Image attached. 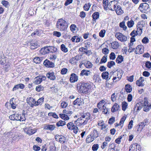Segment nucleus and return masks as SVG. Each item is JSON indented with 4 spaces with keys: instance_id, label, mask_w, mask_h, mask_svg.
<instances>
[{
    "instance_id": "nucleus-1",
    "label": "nucleus",
    "mask_w": 151,
    "mask_h": 151,
    "mask_svg": "<svg viewBox=\"0 0 151 151\" xmlns=\"http://www.w3.org/2000/svg\"><path fill=\"white\" fill-rule=\"evenodd\" d=\"M77 86L78 91L80 93L87 94L92 91L91 85L88 83H80L77 84Z\"/></svg>"
},
{
    "instance_id": "nucleus-2",
    "label": "nucleus",
    "mask_w": 151,
    "mask_h": 151,
    "mask_svg": "<svg viewBox=\"0 0 151 151\" xmlns=\"http://www.w3.org/2000/svg\"><path fill=\"white\" fill-rule=\"evenodd\" d=\"M90 114L89 112L86 113H82L81 114V117L78 118L77 120L75 121V123L76 122H78L81 125H85L86 124L88 121L90 119Z\"/></svg>"
},
{
    "instance_id": "nucleus-3",
    "label": "nucleus",
    "mask_w": 151,
    "mask_h": 151,
    "mask_svg": "<svg viewBox=\"0 0 151 151\" xmlns=\"http://www.w3.org/2000/svg\"><path fill=\"white\" fill-rule=\"evenodd\" d=\"M56 26L60 31L66 30L68 27L66 22L62 18L58 19L56 23Z\"/></svg>"
},
{
    "instance_id": "nucleus-4",
    "label": "nucleus",
    "mask_w": 151,
    "mask_h": 151,
    "mask_svg": "<svg viewBox=\"0 0 151 151\" xmlns=\"http://www.w3.org/2000/svg\"><path fill=\"white\" fill-rule=\"evenodd\" d=\"M145 22L143 20L141 21L138 22L137 25V32H138L140 35L142 33L143 27H145Z\"/></svg>"
},
{
    "instance_id": "nucleus-5",
    "label": "nucleus",
    "mask_w": 151,
    "mask_h": 151,
    "mask_svg": "<svg viewBox=\"0 0 151 151\" xmlns=\"http://www.w3.org/2000/svg\"><path fill=\"white\" fill-rule=\"evenodd\" d=\"M148 123V121L147 119H145L143 122L139 123L137 126V131L140 132Z\"/></svg>"
},
{
    "instance_id": "nucleus-6",
    "label": "nucleus",
    "mask_w": 151,
    "mask_h": 151,
    "mask_svg": "<svg viewBox=\"0 0 151 151\" xmlns=\"http://www.w3.org/2000/svg\"><path fill=\"white\" fill-rule=\"evenodd\" d=\"M46 79V77L43 75H40L35 77L34 79V83L35 84H39L42 81H45Z\"/></svg>"
},
{
    "instance_id": "nucleus-7",
    "label": "nucleus",
    "mask_w": 151,
    "mask_h": 151,
    "mask_svg": "<svg viewBox=\"0 0 151 151\" xmlns=\"http://www.w3.org/2000/svg\"><path fill=\"white\" fill-rule=\"evenodd\" d=\"M116 37L121 42H124L127 40V37L120 32H117L115 34Z\"/></svg>"
},
{
    "instance_id": "nucleus-8",
    "label": "nucleus",
    "mask_w": 151,
    "mask_h": 151,
    "mask_svg": "<svg viewBox=\"0 0 151 151\" xmlns=\"http://www.w3.org/2000/svg\"><path fill=\"white\" fill-rule=\"evenodd\" d=\"M67 127L69 130H73V132L75 133L76 134L78 132V127L74 125L72 122H70L67 124Z\"/></svg>"
},
{
    "instance_id": "nucleus-9",
    "label": "nucleus",
    "mask_w": 151,
    "mask_h": 151,
    "mask_svg": "<svg viewBox=\"0 0 151 151\" xmlns=\"http://www.w3.org/2000/svg\"><path fill=\"white\" fill-rule=\"evenodd\" d=\"M144 100L145 101L143 103V105L144 107L143 110L147 112L151 108V104L148 103L145 99H144Z\"/></svg>"
},
{
    "instance_id": "nucleus-10",
    "label": "nucleus",
    "mask_w": 151,
    "mask_h": 151,
    "mask_svg": "<svg viewBox=\"0 0 151 151\" xmlns=\"http://www.w3.org/2000/svg\"><path fill=\"white\" fill-rule=\"evenodd\" d=\"M135 148H136V151H140L141 147L140 145L137 143H134L132 145L129 147V151H134Z\"/></svg>"
},
{
    "instance_id": "nucleus-11",
    "label": "nucleus",
    "mask_w": 151,
    "mask_h": 151,
    "mask_svg": "<svg viewBox=\"0 0 151 151\" xmlns=\"http://www.w3.org/2000/svg\"><path fill=\"white\" fill-rule=\"evenodd\" d=\"M24 131L25 132L29 135L35 133L37 131L36 129H32L31 127H28L24 129Z\"/></svg>"
},
{
    "instance_id": "nucleus-12",
    "label": "nucleus",
    "mask_w": 151,
    "mask_h": 151,
    "mask_svg": "<svg viewBox=\"0 0 151 151\" xmlns=\"http://www.w3.org/2000/svg\"><path fill=\"white\" fill-rule=\"evenodd\" d=\"M46 77L51 80L54 81L56 79V74L52 71H50L46 73Z\"/></svg>"
},
{
    "instance_id": "nucleus-13",
    "label": "nucleus",
    "mask_w": 151,
    "mask_h": 151,
    "mask_svg": "<svg viewBox=\"0 0 151 151\" xmlns=\"http://www.w3.org/2000/svg\"><path fill=\"white\" fill-rule=\"evenodd\" d=\"M117 2L115 1H110L107 5V7L109 10L112 11H114V9L115 8L116 4Z\"/></svg>"
},
{
    "instance_id": "nucleus-14",
    "label": "nucleus",
    "mask_w": 151,
    "mask_h": 151,
    "mask_svg": "<svg viewBox=\"0 0 151 151\" xmlns=\"http://www.w3.org/2000/svg\"><path fill=\"white\" fill-rule=\"evenodd\" d=\"M43 64L47 68H53L55 67L54 63L50 61L47 59H46L43 62Z\"/></svg>"
},
{
    "instance_id": "nucleus-15",
    "label": "nucleus",
    "mask_w": 151,
    "mask_h": 151,
    "mask_svg": "<svg viewBox=\"0 0 151 151\" xmlns=\"http://www.w3.org/2000/svg\"><path fill=\"white\" fill-rule=\"evenodd\" d=\"M16 116L15 120L20 121H25L26 120L25 114H16Z\"/></svg>"
},
{
    "instance_id": "nucleus-16",
    "label": "nucleus",
    "mask_w": 151,
    "mask_h": 151,
    "mask_svg": "<svg viewBox=\"0 0 151 151\" xmlns=\"http://www.w3.org/2000/svg\"><path fill=\"white\" fill-rule=\"evenodd\" d=\"M49 46H46L41 48L39 51L42 55H44L50 52Z\"/></svg>"
},
{
    "instance_id": "nucleus-17",
    "label": "nucleus",
    "mask_w": 151,
    "mask_h": 151,
    "mask_svg": "<svg viewBox=\"0 0 151 151\" xmlns=\"http://www.w3.org/2000/svg\"><path fill=\"white\" fill-rule=\"evenodd\" d=\"M78 79V76L75 74L73 73L70 75V81L71 83H74L77 81Z\"/></svg>"
},
{
    "instance_id": "nucleus-18",
    "label": "nucleus",
    "mask_w": 151,
    "mask_h": 151,
    "mask_svg": "<svg viewBox=\"0 0 151 151\" xmlns=\"http://www.w3.org/2000/svg\"><path fill=\"white\" fill-rule=\"evenodd\" d=\"M79 60L78 57L77 56L72 58L69 60V63L72 64H76Z\"/></svg>"
},
{
    "instance_id": "nucleus-19",
    "label": "nucleus",
    "mask_w": 151,
    "mask_h": 151,
    "mask_svg": "<svg viewBox=\"0 0 151 151\" xmlns=\"http://www.w3.org/2000/svg\"><path fill=\"white\" fill-rule=\"evenodd\" d=\"M27 102L29 105L32 107L34 106L35 100L32 98L29 97L27 99Z\"/></svg>"
},
{
    "instance_id": "nucleus-20",
    "label": "nucleus",
    "mask_w": 151,
    "mask_h": 151,
    "mask_svg": "<svg viewBox=\"0 0 151 151\" xmlns=\"http://www.w3.org/2000/svg\"><path fill=\"white\" fill-rule=\"evenodd\" d=\"M144 80V78L142 77H140L139 79L137 80L136 81V84L139 86H143L144 84L143 83Z\"/></svg>"
},
{
    "instance_id": "nucleus-21",
    "label": "nucleus",
    "mask_w": 151,
    "mask_h": 151,
    "mask_svg": "<svg viewBox=\"0 0 151 151\" xmlns=\"http://www.w3.org/2000/svg\"><path fill=\"white\" fill-rule=\"evenodd\" d=\"M143 105V103H141L139 102V103H137L134 108V110L137 111H139L141 109Z\"/></svg>"
},
{
    "instance_id": "nucleus-22",
    "label": "nucleus",
    "mask_w": 151,
    "mask_h": 151,
    "mask_svg": "<svg viewBox=\"0 0 151 151\" xmlns=\"http://www.w3.org/2000/svg\"><path fill=\"white\" fill-rule=\"evenodd\" d=\"M120 108L119 106L117 103H115L111 108V111L112 112H114L118 110Z\"/></svg>"
},
{
    "instance_id": "nucleus-23",
    "label": "nucleus",
    "mask_w": 151,
    "mask_h": 151,
    "mask_svg": "<svg viewBox=\"0 0 151 151\" xmlns=\"http://www.w3.org/2000/svg\"><path fill=\"white\" fill-rule=\"evenodd\" d=\"M24 85L22 83H19L15 85L12 89V91H14L20 88L21 89H23L24 88Z\"/></svg>"
},
{
    "instance_id": "nucleus-24",
    "label": "nucleus",
    "mask_w": 151,
    "mask_h": 151,
    "mask_svg": "<svg viewBox=\"0 0 151 151\" xmlns=\"http://www.w3.org/2000/svg\"><path fill=\"white\" fill-rule=\"evenodd\" d=\"M122 75L121 71H119L118 72L116 76L114 77L112 79L113 82H114V80L116 78H117V80L115 81V82L118 81L121 78Z\"/></svg>"
},
{
    "instance_id": "nucleus-25",
    "label": "nucleus",
    "mask_w": 151,
    "mask_h": 151,
    "mask_svg": "<svg viewBox=\"0 0 151 151\" xmlns=\"http://www.w3.org/2000/svg\"><path fill=\"white\" fill-rule=\"evenodd\" d=\"M55 126L54 124H48L45 127L44 129L46 130L52 131L55 128Z\"/></svg>"
},
{
    "instance_id": "nucleus-26",
    "label": "nucleus",
    "mask_w": 151,
    "mask_h": 151,
    "mask_svg": "<svg viewBox=\"0 0 151 151\" xmlns=\"http://www.w3.org/2000/svg\"><path fill=\"white\" fill-rule=\"evenodd\" d=\"M90 136L95 139L99 136V134L96 130L94 129L91 132Z\"/></svg>"
},
{
    "instance_id": "nucleus-27",
    "label": "nucleus",
    "mask_w": 151,
    "mask_h": 151,
    "mask_svg": "<svg viewBox=\"0 0 151 151\" xmlns=\"http://www.w3.org/2000/svg\"><path fill=\"white\" fill-rule=\"evenodd\" d=\"M91 73L89 70H82L80 74V76H83L85 75L86 76H88Z\"/></svg>"
},
{
    "instance_id": "nucleus-28",
    "label": "nucleus",
    "mask_w": 151,
    "mask_h": 151,
    "mask_svg": "<svg viewBox=\"0 0 151 151\" xmlns=\"http://www.w3.org/2000/svg\"><path fill=\"white\" fill-rule=\"evenodd\" d=\"M106 106L103 105L101 109L103 110L102 113L105 114H109V109L106 108Z\"/></svg>"
},
{
    "instance_id": "nucleus-29",
    "label": "nucleus",
    "mask_w": 151,
    "mask_h": 151,
    "mask_svg": "<svg viewBox=\"0 0 151 151\" xmlns=\"http://www.w3.org/2000/svg\"><path fill=\"white\" fill-rule=\"evenodd\" d=\"M92 17L94 21L99 18V14L98 12H95L92 15Z\"/></svg>"
},
{
    "instance_id": "nucleus-30",
    "label": "nucleus",
    "mask_w": 151,
    "mask_h": 151,
    "mask_svg": "<svg viewBox=\"0 0 151 151\" xmlns=\"http://www.w3.org/2000/svg\"><path fill=\"white\" fill-rule=\"evenodd\" d=\"M73 104L75 105H77L80 106L82 104V101L81 99L80 98H77L73 102Z\"/></svg>"
},
{
    "instance_id": "nucleus-31",
    "label": "nucleus",
    "mask_w": 151,
    "mask_h": 151,
    "mask_svg": "<svg viewBox=\"0 0 151 151\" xmlns=\"http://www.w3.org/2000/svg\"><path fill=\"white\" fill-rule=\"evenodd\" d=\"M105 101L104 100H102L100 101L97 104V106L99 109H101L103 107V106H106V104L105 103Z\"/></svg>"
},
{
    "instance_id": "nucleus-32",
    "label": "nucleus",
    "mask_w": 151,
    "mask_h": 151,
    "mask_svg": "<svg viewBox=\"0 0 151 151\" xmlns=\"http://www.w3.org/2000/svg\"><path fill=\"white\" fill-rule=\"evenodd\" d=\"M109 74V73L107 71L103 72L101 74V76L103 79L105 80H108ZM110 79V78H109L108 80Z\"/></svg>"
},
{
    "instance_id": "nucleus-33",
    "label": "nucleus",
    "mask_w": 151,
    "mask_h": 151,
    "mask_svg": "<svg viewBox=\"0 0 151 151\" xmlns=\"http://www.w3.org/2000/svg\"><path fill=\"white\" fill-rule=\"evenodd\" d=\"M117 8L115 11L118 15H121L123 13V11L122 10L121 6L119 5L117 6Z\"/></svg>"
},
{
    "instance_id": "nucleus-34",
    "label": "nucleus",
    "mask_w": 151,
    "mask_h": 151,
    "mask_svg": "<svg viewBox=\"0 0 151 151\" xmlns=\"http://www.w3.org/2000/svg\"><path fill=\"white\" fill-rule=\"evenodd\" d=\"M71 40L73 42H80V38L77 36H74L71 38Z\"/></svg>"
},
{
    "instance_id": "nucleus-35",
    "label": "nucleus",
    "mask_w": 151,
    "mask_h": 151,
    "mask_svg": "<svg viewBox=\"0 0 151 151\" xmlns=\"http://www.w3.org/2000/svg\"><path fill=\"white\" fill-rule=\"evenodd\" d=\"M123 57L121 55H119L116 60V61L118 63H121L123 61Z\"/></svg>"
},
{
    "instance_id": "nucleus-36",
    "label": "nucleus",
    "mask_w": 151,
    "mask_h": 151,
    "mask_svg": "<svg viewBox=\"0 0 151 151\" xmlns=\"http://www.w3.org/2000/svg\"><path fill=\"white\" fill-rule=\"evenodd\" d=\"M119 46L118 42L116 41L113 42L111 43V46L113 49H116L119 47Z\"/></svg>"
},
{
    "instance_id": "nucleus-37",
    "label": "nucleus",
    "mask_w": 151,
    "mask_h": 151,
    "mask_svg": "<svg viewBox=\"0 0 151 151\" xmlns=\"http://www.w3.org/2000/svg\"><path fill=\"white\" fill-rule=\"evenodd\" d=\"M119 26L124 31H125L127 29V27L125 25V22L124 21H123L119 23Z\"/></svg>"
},
{
    "instance_id": "nucleus-38",
    "label": "nucleus",
    "mask_w": 151,
    "mask_h": 151,
    "mask_svg": "<svg viewBox=\"0 0 151 151\" xmlns=\"http://www.w3.org/2000/svg\"><path fill=\"white\" fill-rule=\"evenodd\" d=\"M125 89L127 93H130L132 91L131 86L129 84H127L125 86Z\"/></svg>"
},
{
    "instance_id": "nucleus-39",
    "label": "nucleus",
    "mask_w": 151,
    "mask_h": 151,
    "mask_svg": "<svg viewBox=\"0 0 151 151\" xmlns=\"http://www.w3.org/2000/svg\"><path fill=\"white\" fill-rule=\"evenodd\" d=\"M60 117L64 120H67L69 119V117L67 115L64 114H60Z\"/></svg>"
},
{
    "instance_id": "nucleus-40",
    "label": "nucleus",
    "mask_w": 151,
    "mask_h": 151,
    "mask_svg": "<svg viewBox=\"0 0 151 151\" xmlns=\"http://www.w3.org/2000/svg\"><path fill=\"white\" fill-rule=\"evenodd\" d=\"M30 47L31 49L34 50L37 48L38 45L37 43L31 42L30 43Z\"/></svg>"
},
{
    "instance_id": "nucleus-41",
    "label": "nucleus",
    "mask_w": 151,
    "mask_h": 151,
    "mask_svg": "<svg viewBox=\"0 0 151 151\" xmlns=\"http://www.w3.org/2000/svg\"><path fill=\"white\" fill-rule=\"evenodd\" d=\"M91 4L89 3H86L85 4L83 7V9L86 11H88L91 6Z\"/></svg>"
},
{
    "instance_id": "nucleus-42",
    "label": "nucleus",
    "mask_w": 151,
    "mask_h": 151,
    "mask_svg": "<svg viewBox=\"0 0 151 151\" xmlns=\"http://www.w3.org/2000/svg\"><path fill=\"white\" fill-rule=\"evenodd\" d=\"M66 122L65 121L62 120H60L58 122L56 123L57 126L59 127L60 126H63L65 124Z\"/></svg>"
},
{
    "instance_id": "nucleus-43",
    "label": "nucleus",
    "mask_w": 151,
    "mask_h": 151,
    "mask_svg": "<svg viewBox=\"0 0 151 151\" xmlns=\"http://www.w3.org/2000/svg\"><path fill=\"white\" fill-rule=\"evenodd\" d=\"M98 126L101 127V130H104V129H106L107 127V126L105 125L103 122L98 123Z\"/></svg>"
},
{
    "instance_id": "nucleus-44",
    "label": "nucleus",
    "mask_w": 151,
    "mask_h": 151,
    "mask_svg": "<svg viewBox=\"0 0 151 151\" xmlns=\"http://www.w3.org/2000/svg\"><path fill=\"white\" fill-rule=\"evenodd\" d=\"M128 104L127 103L123 101L122 103V109L124 111H125L127 107Z\"/></svg>"
},
{
    "instance_id": "nucleus-45",
    "label": "nucleus",
    "mask_w": 151,
    "mask_h": 151,
    "mask_svg": "<svg viewBox=\"0 0 151 151\" xmlns=\"http://www.w3.org/2000/svg\"><path fill=\"white\" fill-rule=\"evenodd\" d=\"M145 133L147 136H151V129L149 128H147Z\"/></svg>"
},
{
    "instance_id": "nucleus-46",
    "label": "nucleus",
    "mask_w": 151,
    "mask_h": 151,
    "mask_svg": "<svg viewBox=\"0 0 151 151\" xmlns=\"http://www.w3.org/2000/svg\"><path fill=\"white\" fill-rule=\"evenodd\" d=\"M84 65L86 67L88 68H91L92 66V64L89 61H87L84 63Z\"/></svg>"
},
{
    "instance_id": "nucleus-47",
    "label": "nucleus",
    "mask_w": 151,
    "mask_h": 151,
    "mask_svg": "<svg viewBox=\"0 0 151 151\" xmlns=\"http://www.w3.org/2000/svg\"><path fill=\"white\" fill-rule=\"evenodd\" d=\"M60 49L61 50L64 52H67L68 51V50L64 45L62 44L60 46Z\"/></svg>"
},
{
    "instance_id": "nucleus-48",
    "label": "nucleus",
    "mask_w": 151,
    "mask_h": 151,
    "mask_svg": "<svg viewBox=\"0 0 151 151\" xmlns=\"http://www.w3.org/2000/svg\"><path fill=\"white\" fill-rule=\"evenodd\" d=\"M44 87L41 85H38L36 87L35 90L38 92H40L41 91H43Z\"/></svg>"
},
{
    "instance_id": "nucleus-49",
    "label": "nucleus",
    "mask_w": 151,
    "mask_h": 151,
    "mask_svg": "<svg viewBox=\"0 0 151 151\" xmlns=\"http://www.w3.org/2000/svg\"><path fill=\"white\" fill-rule=\"evenodd\" d=\"M134 24V22L132 20L129 21L127 22V25L129 28L132 27Z\"/></svg>"
},
{
    "instance_id": "nucleus-50",
    "label": "nucleus",
    "mask_w": 151,
    "mask_h": 151,
    "mask_svg": "<svg viewBox=\"0 0 151 151\" xmlns=\"http://www.w3.org/2000/svg\"><path fill=\"white\" fill-rule=\"evenodd\" d=\"M66 138L63 136H61V137L60 138V139L58 142H60L62 144L65 143L66 141Z\"/></svg>"
},
{
    "instance_id": "nucleus-51",
    "label": "nucleus",
    "mask_w": 151,
    "mask_h": 151,
    "mask_svg": "<svg viewBox=\"0 0 151 151\" xmlns=\"http://www.w3.org/2000/svg\"><path fill=\"white\" fill-rule=\"evenodd\" d=\"M50 52H54L57 51V49L53 46H49Z\"/></svg>"
},
{
    "instance_id": "nucleus-52",
    "label": "nucleus",
    "mask_w": 151,
    "mask_h": 151,
    "mask_svg": "<svg viewBox=\"0 0 151 151\" xmlns=\"http://www.w3.org/2000/svg\"><path fill=\"white\" fill-rule=\"evenodd\" d=\"M126 119V117L124 116H123L121 119L119 123L118 124L117 126H121L122 124H123L124 121Z\"/></svg>"
},
{
    "instance_id": "nucleus-53",
    "label": "nucleus",
    "mask_w": 151,
    "mask_h": 151,
    "mask_svg": "<svg viewBox=\"0 0 151 151\" xmlns=\"http://www.w3.org/2000/svg\"><path fill=\"white\" fill-rule=\"evenodd\" d=\"M70 29L73 32H74L76 30V26L74 24H72L70 26Z\"/></svg>"
},
{
    "instance_id": "nucleus-54",
    "label": "nucleus",
    "mask_w": 151,
    "mask_h": 151,
    "mask_svg": "<svg viewBox=\"0 0 151 151\" xmlns=\"http://www.w3.org/2000/svg\"><path fill=\"white\" fill-rule=\"evenodd\" d=\"M48 115L49 116H52L53 118L56 119L58 118V116L55 113L50 112L48 113Z\"/></svg>"
},
{
    "instance_id": "nucleus-55",
    "label": "nucleus",
    "mask_w": 151,
    "mask_h": 151,
    "mask_svg": "<svg viewBox=\"0 0 151 151\" xmlns=\"http://www.w3.org/2000/svg\"><path fill=\"white\" fill-rule=\"evenodd\" d=\"M115 65V62L112 61H111L107 63V66L108 68H110L113 66Z\"/></svg>"
},
{
    "instance_id": "nucleus-56",
    "label": "nucleus",
    "mask_w": 151,
    "mask_h": 151,
    "mask_svg": "<svg viewBox=\"0 0 151 151\" xmlns=\"http://www.w3.org/2000/svg\"><path fill=\"white\" fill-rule=\"evenodd\" d=\"M94 139L92 138V137H91L89 135L88 136L87 138L86 139V141L87 143H90L93 141Z\"/></svg>"
},
{
    "instance_id": "nucleus-57",
    "label": "nucleus",
    "mask_w": 151,
    "mask_h": 151,
    "mask_svg": "<svg viewBox=\"0 0 151 151\" xmlns=\"http://www.w3.org/2000/svg\"><path fill=\"white\" fill-rule=\"evenodd\" d=\"M107 56L106 55L104 56L101 58L100 63L102 64V63H105L107 61Z\"/></svg>"
},
{
    "instance_id": "nucleus-58",
    "label": "nucleus",
    "mask_w": 151,
    "mask_h": 151,
    "mask_svg": "<svg viewBox=\"0 0 151 151\" xmlns=\"http://www.w3.org/2000/svg\"><path fill=\"white\" fill-rule=\"evenodd\" d=\"M14 99V98H12L10 100V103L11 105V107L13 109H15L16 108V106L15 104L14 103L13 100Z\"/></svg>"
},
{
    "instance_id": "nucleus-59",
    "label": "nucleus",
    "mask_w": 151,
    "mask_h": 151,
    "mask_svg": "<svg viewBox=\"0 0 151 151\" xmlns=\"http://www.w3.org/2000/svg\"><path fill=\"white\" fill-rule=\"evenodd\" d=\"M99 147L98 144L93 145L92 147V149L93 151H96Z\"/></svg>"
},
{
    "instance_id": "nucleus-60",
    "label": "nucleus",
    "mask_w": 151,
    "mask_h": 151,
    "mask_svg": "<svg viewBox=\"0 0 151 151\" xmlns=\"http://www.w3.org/2000/svg\"><path fill=\"white\" fill-rule=\"evenodd\" d=\"M105 32L106 31L105 30H101L99 33V36L101 37H103L104 36Z\"/></svg>"
},
{
    "instance_id": "nucleus-61",
    "label": "nucleus",
    "mask_w": 151,
    "mask_h": 151,
    "mask_svg": "<svg viewBox=\"0 0 151 151\" xmlns=\"http://www.w3.org/2000/svg\"><path fill=\"white\" fill-rule=\"evenodd\" d=\"M137 34H139L137 30L136 31L133 30L130 33V35L132 37H134L136 35H137Z\"/></svg>"
},
{
    "instance_id": "nucleus-62",
    "label": "nucleus",
    "mask_w": 151,
    "mask_h": 151,
    "mask_svg": "<svg viewBox=\"0 0 151 151\" xmlns=\"http://www.w3.org/2000/svg\"><path fill=\"white\" fill-rule=\"evenodd\" d=\"M53 35L57 37H60L61 36V34L60 32L54 31L53 32Z\"/></svg>"
},
{
    "instance_id": "nucleus-63",
    "label": "nucleus",
    "mask_w": 151,
    "mask_h": 151,
    "mask_svg": "<svg viewBox=\"0 0 151 151\" xmlns=\"http://www.w3.org/2000/svg\"><path fill=\"white\" fill-rule=\"evenodd\" d=\"M117 145L116 144H115L114 143H112L111 144L110 143L109 145V147L110 149H112L115 150L116 147Z\"/></svg>"
},
{
    "instance_id": "nucleus-64",
    "label": "nucleus",
    "mask_w": 151,
    "mask_h": 151,
    "mask_svg": "<svg viewBox=\"0 0 151 151\" xmlns=\"http://www.w3.org/2000/svg\"><path fill=\"white\" fill-rule=\"evenodd\" d=\"M115 55L114 53L112 52L109 55V58L110 59L114 60L115 58Z\"/></svg>"
}]
</instances>
